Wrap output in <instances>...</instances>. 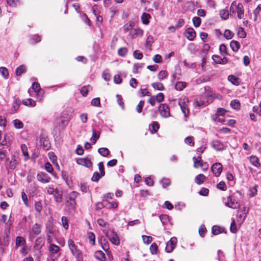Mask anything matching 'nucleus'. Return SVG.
<instances>
[{
	"label": "nucleus",
	"instance_id": "1",
	"mask_svg": "<svg viewBox=\"0 0 261 261\" xmlns=\"http://www.w3.org/2000/svg\"><path fill=\"white\" fill-rule=\"evenodd\" d=\"M20 159L17 153L13 154L11 158H8L5 163L6 168L8 170H14L19 164Z\"/></svg>",
	"mask_w": 261,
	"mask_h": 261
},
{
	"label": "nucleus",
	"instance_id": "2",
	"mask_svg": "<svg viewBox=\"0 0 261 261\" xmlns=\"http://www.w3.org/2000/svg\"><path fill=\"white\" fill-rule=\"evenodd\" d=\"M230 13H237V16L239 19H242L244 16V9L242 3H238L233 2L230 7Z\"/></svg>",
	"mask_w": 261,
	"mask_h": 261
},
{
	"label": "nucleus",
	"instance_id": "3",
	"mask_svg": "<svg viewBox=\"0 0 261 261\" xmlns=\"http://www.w3.org/2000/svg\"><path fill=\"white\" fill-rule=\"evenodd\" d=\"M102 231L113 244L118 245L120 244L119 238L114 229H104Z\"/></svg>",
	"mask_w": 261,
	"mask_h": 261
},
{
	"label": "nucleus",
	"instance_id": "4",
	"mask_svg": "<svg viewBox=\"0 0 261 261\" xmlns=\"http://www.w3.org/2000/svg\"><path fill=\"white\" fill-rule=\"evenodd\" d=\"M189 101V99L186 97L180 98L178 100V105L185 118H186L189 114L188 109Z\"/></svg>",
	"mask_w": 261,
	"mask_h": 261
},
{
	"label": "nucleus",
	"instance_id": "5",
	"mask_svg": "<svg viewBox=\"0 0 261 261\" xmlns=\"http://www.w3.org/2000/svg\"><path fill=\"white\" fill-rule=\"evenodd\" d=\"M159 111L160 115L164 118H168L171 116L169 108L168 105L165 103L161 104L160 105Z\"/></svg>",
	"mask_w": 261,
	"mask_h": 261
},
{
	"label": "nucleus",
	"instance_id": "6",
	"mask_svg": "<svg viewBox=\"0 0 261 261\" xmlns=\"http://www.w3.org/2000/svg\"><path fill=\"white\" fill-rule=\"evenodd\" d=\"M223 167L220 163H215L211 167V171L216 177H219L222 171Z\"/></svg>",
	"mask_w": 261,
	"mask_h": 261
},
{
	"label": "nucleus",
	"instance_id": "7",
	"mask_svg": "<svg viewBox=\"0 0 261 261\" xmlns=\"http://www.w3.org/2000/svg\"><path fill=\"white\" fill-rule=\"evenodd\" d=\"M176 242L177 240L176 238L173 237L171 238L170 240L166 244L165 251L167 253H171L172 252L175 247Z\"/></svg>",
	"mask_w": 261,
	"mask_h": 261
},
{
	"label": "nucleus",
	"instance_id": "8",
	"mask_svg": "<svg viewBox=\"0 0 261 261\" xmlns=\"http://www.w3.org/2000/svg\"><path fill=\"white\" fill-rule=\"evenodd\" d=\"M36 178L39 181L43 184L48 183L51 180L50 177L46 173L42 172H39Z\"/></svg>",
	"mask_w": 261,
	"mask_h": 261
},
{
	"label": "nucleus",
	"instance_id": "9",
	"mask_svg": "<svg viewBox=\"0 0 261 261\" xmlns=\"http://www.w3.org/2000/svg\"><path fill=\"white\" fill-rule=\"evenodd\" d=\"M144 31L140 28H133L129 32V36L130 38L134 39L138 37H142L143 35Z\"/></svg>",
	"mask_w": 261,
	"mask_h": 261
},
{
	"label": "nucleus",
	"instance_id": "10",
	"mask_svg": "<svg viewBox=\"0 0 261 261\" xmlns=\"http://www.w3.org/2000/svg\"><path fill=\"white\" fill-rule=\"evenodd\" d=\"M77 164L85 166L87 168H90L92 166V163L90 160L87 158H80L76 161Z\"/></svg>",
	"mask_w": 261,
	"mask_h": 261
},
{
	"label": "nucleus",
	"instance_id": "11",
	"mask_svg": "<svg viewBox=\"0 0 261 261\" xmlns=\"http://www.w3.org/2000/svg\"><path fill=\"white\" fill-rule=\"evenodd\" d=\"M225 205L230 208L235 209L239 207V204L235 199H232L231 197L229 196L227 197V202H225Z\"/></svg>",
	"mask_w": 261,
	"mask_h": 261
},
{
	"label": "nucleus",
	"instance_id": "12",
	"mask_svg": "<svg viewBox=\"0 0 261 261\" xmlns=\"http://www.w3.org/2000/svg\"><path fill=\"white\" fill-rule=\"evenodd\" d=\"M185 35L189 40H193L196 37V33L193 28H188L186 30Z\"/></svg>",
	"mask_w": 261,
	"mask_h": 261
},
{
	"label": "nucleus",
	"instance_id": "13",
	"mask_svg": "<svg viewBox=\"0 0 261 261\" xmlns=\"http://www.w3.org/2000/svg\"><path fill=\"white\" fill-rule=\"evenodd\" d=\"M41 232V226L38 223L34 224L31 229V233L35 235H39Z\"/></svg>",
	"mask_w": 261,
	"mask_h": 261
},
{
	"label": "nucleus",
	"instance_id": "14",
	"mask_svg": "<svg viewBox=\"0 0 261 261\" xmlns=\"http://www.w3.org/2000/svg\"><path fill=\"white\" fill-rule=\"evenodd\" d=\"M212 58L214 62L217 64H225L228 62V60L226 58H221L218 55H213Z\"/></svg>",
	"mask_w": 261,
	"mask_h": 261
},
{
	"label": "nucleus",
	"instance_id": "15",
	"mask_svg": "<svg viewBox=\"0 0 261 261\" xmlns=\"http://www.w3.org/2000/svg\"><path fill=\"white\" fill-rule=\"evenodd\" d=\"M44 243V239L42 237L38 238L36 241L34 246V248L35 250H40Z\"/></svg>",
	"mask_w": 261,
	"mask_h": 261
},
{
	"label": "nucleus",
	"instance_id": "16",
	"mask_svg": "<svg viewBox=\"0 0 261 261\" xmlns=\"http://www.w3.org/2000/svg\"><path fill=\"white\" fill-rule=\"evenodd\" d=\"M135 22L134 21H129L127 23L125 24L123 27V31L124 33L130 32L131 30L135 27Z\"/></svg>",
	"mask_w": 261,
	"mask_h": 261
},
{
	"label": "nucleus",
	"instance_id": "17",
	"mask_svg": "<svg viewBox=\"0 0 261 261\" xmlns=\"http://www.w3.org/2000/svg\"><path fill=\"white\" fill-rule=\"evenodd\" d=\"M249 161L250 163L256 167H259L260 163H259L258 158L255 155H251L249 158Z\"/></svg>",
	"mask_w": 261,
	"mask_h": 261
},
{
	"label": "nucleus",
	"instance_id": "18",
	"mask_svg": "<svg viewBox=\"0 0 261 261\" xmlns=\"http://www.w3.org/2000/svg\"><path fill=\"white\" fill-rule=\"evenodd\" d=\"M20 104H21V101H20V99H16L14 101V102L12 104V109H11V111H12V113H14L16 112V111L19 109Z\"/></svg>",
	"mask_w": 261,
	"mask_h": 261
},
{
	"label": "nucleus",
	"instance_id": "19",
	"mask_svg": "<svg viewBox=\"0 0 261 261\" xmlns=\"http://www.w3.org/2000/svg\"><path fill=\"white\" fill-rule=\"evenodd\" d=\"M118 206L117 203L115 202H109L107 203L106 205H104L103 203H100L97 204V206H98L99 208H101V207L103 206H106L108 208H116Z\"/></svg>",
	"mask_w": 261,
	"mask_h": 261
},
{
	"label": "nucleus",
	"instance_id": "20",
	"mask_svg": "<svg viewBox=\"0 0 261 261\" xmlns=\"http://www.w3.org/2000/svg\"><path fill=\"white\" fill-rule=\"evenodd\" d=\"M95 257L100 261H106L105 254L102 251H97L95 252Z\"/></svg>",
	"mask_w": 261,
	"mask_h": 261
},
{
	"label": "nucleus",
	"instance_id": "21",
	"mask_svg": "<svg viewBox=\"0 0 261 261\" xmlns=\"http://www.w3.org/2000/svg\"><path fill=\"white\" fill-rule=\"evenodd\" d=\"M206 179V177L203 174H200L197 175L195 178V182L197 185H201L203 184Z\"/></svg>",
	"mask_w": 261,
	"mask_h": 261
},
{
	"label": "nucleus",
	"instance_id": "22",
	"mask_svg": "<svg viewBox=\"0 0 261 261\" xmlns=\"http://www.w3.org/2000/svg\"><path fill=\"white\" fill-rule=\"evenodd\" d=\"M230 46L233 51L237 52L240 48V44L237 41L232 40L230 43Z\"/></svg>",
	"mask_w": 261,
	"mask_h": 261
},
{
	"label": "nucleus",
	"instance_id": "23",
	"mask_svg": "<svg viewBox=\"0 0 261 261\" xmlns=\"http://www.w3.org/2000/svg\"><path fill=\"white\" fill-rule=\"evenodd\" d=\"M224 231V229L223 227L215 225L212 228V232L214 235L219 234Z\"/></svg>",
	"mask_w": 261,
	"mask_h": 261
},
{
	"label": "nucleus",
	"instance_id": "24",
	"mask_svg": "<svg viewBox=\"0 0 261 261\" xmlns=\"http://www.w3.org/2000/svg\"><path fill=\"white\" fill-rule=\"evenodd\" d=\"M54 197L56 202L60 203L62 201V195L58 189H55V193L54 194Z\"/></svg>",
	"mask_w": 261,
	"mask_h": 261
},
{
	"label": "nucleus",
	"instance_id": "25",
	"mask_svg": "<svg viewBox=\"0 0 261 261\" xmlns=\"http://www.w3.org/2000/svg\"><path fill=\"white\" fill-rule=\"evenodd\" d=\"M212 146L217 150H221L223 149V145L218 141H214L211 143Z\"/></svg>",
	"mask_w": 261,
	"mask_h": 261
},
{
	"label": "nucleus",
	"instance_id": "26",
	"mask_svg": "<svg viewBox=\"0 0 261 261\" xmlns=\"http://www.w3.org/2000/svg\"><path fill=\"white\" fill-rule=\"evenodd\" d=\"M78 194H79L78 193L75 191H72L69 194L68 197H69V200L72 201L71 203V204L72 205H74L76 204L75 199L76 198V197L77 196Z\"/></svg>",
	"mask_w": 261,
	"mask_h": 261
},
{
	"label": "nucleus",
	"instance_id": "27",
	"mask_svg": "<svg viewBox=\"0 0 261 261\" xmlns=\"http://www.w3.org/2000/svg\"><path fill=\"white\" fill-rule=\"evenodd\" d=\"M151 16L150 14H147L146 13H143L141 16V20L142 21V23L144 24L147 25L149 23V19L150 18Z\"/></svg>",
	"mask_w": 261,
	"mask_h": 261
},
{
	"label": "nucleus",
	"instance_id": "28",
	"mask_svg": "<svg viewBox=\"0 0 261 261\" xmlns=\"http://www.w3.org/2000/svg\"><path fill=\"white\" fill-rule=\"evenodd\" d=\"M100 132H96L95 129H92V136L91 140H93V144H95L100 137Z\"/></svg>",
	"mask_w": 261,
	"mask_h": 261
},
{
	"label": "nucleus",
	"instance_id": "29",
	"mask_svg": "<svg viewBox=\"0 0 261 261\" xmlns=\"http://www.w3.org/2000/svg\"><path fill=\"white\" fill-rule=\"evenodd\" d=\"M228 80L233 85H239L240 84L239 79L233 75H229Z\"/></svg>",
	"mask_w": 261,
	"mask_h": 261
},
{
	"label": "nucleus",
	"instance_id": "30",
	"mask_svg": "<svg viewBox=\"0 0 261 261\" xmlns=\"http://www.w3.org/2000/svg\"><path fill=\"white\" fill-rule=\"evenodd\" d=\"M25 244V239L22 237H17L16 238V246H22Z\"/></svg>",
	"mask_w": 261,
	"mask_h": 261
},
{
	"label": "nucleus",
	"instance_id": "31",
	"mask_svg": "<svg viewBox=\"0 0 261 261\" xmlns=\"http://www.w3.org/2000/svg\"><path fill=\"white\" fill-rule=\"evenodd\" d=\"M220 15L224 20H226L229 17V12L227 10L222 9L219 11Z\"/></svg>",
	"mask_w": 261,
	"mask_h": 261
},
{
	"label": "nucleus",
	"instance_id": "32",
	"mask_svg": "<svg viewBox=\"0 0 261 261\" xmlns=\"http://www.w3.org/2000/svg\"><path fill=\"white\" fill-rule=\"evenodd\" d=\"M22 103L25 106H30L32 107H35L36 104V101L32 98L23 100L22 101Z\"/></svg>",
	"mask_w": 261,
	"mask_h": 261
},
{
	"label": "nucleus",
	"instance_id": "33",
	"mask_svg": "<svg viewBox=\"0 0 261 261\" xmlns=\"http://www.w3.org/2000/svg\"><path fill=\"white\" fill-rule=\"evenodd\" d=\"M186 82H178L175 84V88L178 91H181L186 87Z\"/></svg>",
	"mask_w": 261,
	"mask_h": 261
},
{
	"label": "nucleus",
	"instance_id": "34",
	"mask_svg": "<svg viewBox=\"0 0 261 261\" xmlns=\"http://www.w3.org/2000/svg\"><path fill=\"white\" fill-rule=\"evenodd\" d=\"M98 153L103 156H107L110 153V151L107 148L102 147L98 149Z\"/></svg>",
	"mask_w": 261,
	"mask_h": 261
},
{
	"label": "nucleus",
	"instance_id": "35",
	"mask_svg": "<svg viewBox=\"0 0 261 261\" xmlns=\"http://www.w3.org/2000/svg\"><path fill=\"white\" fill-rule=\"evenodd\" d=\"M26 72L25 67L24 65H20L16 69V74L17 76L20 75L22 73Z\"/></svg>",
	"mask_w": 261,
	"mask_h": 261
},
{
	"label": "nucleus",
	"instance_id": "36",
	"mask_svg": "<svg viewBox=\"0 0 261 261\" xmlns=\"http://www.w3.org/2000/svg\"><path fill=\"white\" fill-rule=\"evenodd\" d=\"M234 36V33L231 32L230 30L226 29L225 30L224 33V37L227 39L229 40L233 38Z\"/></svg>",
	"mask_w": 261,
	"mask_h": 261
},
{
	"label": "nucleus",
	"instance_id": "37",
	"mask_svg": "<svg viewBox=\"0 0 261 261\" xmlns=\"http://www.w3.org/2000/svg\"><path fill=\"white\" fill-rule=\"evenodd\" d=\"M219 50H220L221 54L222 56H225L226 55H229L227 52V48L226 46L224 44H222L220 45Z\"/></svg>",
	"mask_w": 261,
	"mask_h": 261
},
{
	"label": "nucleus",
	"instance_id": "38",
	"mask_svg": "<svg viewBox=\"0 0 261 261\" xmlns=\"http://www.w3.org/2000/svg\"><path fill=\"white\" fill-rule=\"evenodd\" d=\"M13 123L14 127L17 129H20L23 128V123L18 119H15L13 121Z\"/></svg>",
	"mask_w": 261,
	"mask_h": 261
},
{
	"label": "nucleus",
	"instance_id": "39",
	"mask_svg": "<svg viewBox=\"0 0 261 261\" xmlns=\"http://www.w3.org/2000/svg\"><path fill=\"white\" fill-rule=\"evenodd\" d=\"M152 86L154 89L160 91H163L164 89V85L161 83H153L152 84Z\"/></svg>",
	"mask_w": 261,
	"mask_h": 261
},
{
	"label": "nucleus",
	"instance_id": "40",
	"mask_svg": "<svg viewBox=\"0 0 261 261\" xmlns=\"http://www.w3.org/2000/svg\"><path fill=\"white\" fill-rule=\"evenodd\" d=\"M21 149L23 155L25 157V160L29 158V153L28 152V147L25 144H22L21 145Z\"/></svg>",
	"mask_w": 261,
	"mask_h": 261
},
{
	"label": "nucleus",
	"instance_id": "41",
	"mask_svg": "<svg viewBox=\"0 0 261 261\" xmlns=\"http://www.w3.org/2000/svg\"><path fill=\"white\" fill-rule=\"evenodd\" d=\"M60 250V248L58 246L55 245V244H50L49 250L50 252H51L53 254L57 253Z\"/></svg>",
	"mask_w": 261,
	"mask_h": 261
},
{
	"label": "nucleus",
	"instance_id": "42",
	"mask_svg": "<svg viewBox=\"0 0 261 261\" xmlns=\"http://www.w3.org/2000/svg\"><path fill=\"white\" fill-rule=\"evenodd\" d=\"M158 246L156 243H152L150 246V251L152 254H156L158 253Z\"/></svg>",
	"mask_w": 261,
	"mask_h": 261
},
{
	"label": "nucleus",
	"instance_id": "43",
	"mask_svg": "<svg viewBox=\"0 0 261 261\" xmlns=\"http://www.w3.org/2000/svg\"><path fill=\"white\" fill-rule=\"evenodd\" d=\"M0 73L5 79H7L8 77L9 72L8 69L6 67H0Z\"/></svg>",
	"mask_w": 261,
	"mask_h": 261
},
{
	"label": "nucleus",
	"instance_id": "44",
	"mask_svg": "<svg viewBox=\"0 0 261 261\" xmlns=\"http://www.w3.org/2000/svg\"><path fill=\"white\" fill-rule=\"evenodd\" d=\"M230 106L233 109H239L240 108V101L238 100H232L230 102Z\"/></svg>",
	"mask_w": 261,
	"mask_h": 261
},
{
	"label": "nucleus",
	"instance_id": "45",
	"mask_svg": "<svg viewBox=\"0 0 261 261\" xmlns=\"http://www.w3.org/2000/svg\"><path fill=\"white\" fill-rule=\"evenodd\" d=\"M193 161L194 162V167L195 168H197L199 166H201V165H202V164L203 163L202 160H197V159L195 156L193 158Z\"/></svg>",
	"mask_w": 261,
	"mask_h": 261
},
{
	"label": "nucleus",
	"instance_id": "46",
	"mask_svg": "<svg viewBox=\"0 0 261 261\" xmlns=\"http://www.w3.org/2000/svg\"><path fill=\"white\" fill-rule=\"evenodd\" d=\"M238 35L241 38H244L246 36V33L243 28L240 27L238 31Z\"/></svg>",
	"mask_w": 261,
	"mask_h": 261
},
{
	"label": "nucleus",
	"instance_id": "47",
	"mask_svg": "<svg viewBox=\"0 0 261 261\" xmlns=\"http://www.w3.org/2000/svg\"><path fill=\"white\" fill-rule=\"evenodd\" d=\"M21 198H22V201L24 202V205L27 207H29V204L28 202V198L27 195H26V194L25 193V192L24 191H22L21 192Z\"/></svg>",
	"mask_w": 261,
	"mask_h": 261
},
{
	"label": "nucleus",
	"instance_id": "48",
	"mask_svg": "<svg viewBox=\"0 0 261 261\" xmlns=\"http://www.w3.org/2000/svg\"><path fill=\"white\" fill-rule=\"evenodd\" d=\"M185 142L190 146H193L194 145V137L192 136L187 137L185 140Z\"/></svg>",
	"mask_w": 261,
	"mask_h": 261
},
{
	"label": "nucleus",
	"instance_id": "49",
	"mask_svg": "<svg viewBox=\"0 0 261 261\" xmlns=\"http://www.w3.org/2000/svg\"><path fill=\"white\" fill-rule=\"evenodd\" d=\"M42 209V204L41 201H37L35 203V211L40 213Z\"/></svg>",
	"mask_w": 261,
	"mask_h": 261
},
{
	"label": "nucleus",
	"instance_id": "50",
	"mask_svg": "<svg viewBox=\"0 0 261 261\" xmlns=\"http://www.w3.org/2000/svg\"><path fill=\"white\" fill-rule=\"evenodd\" d=\"M168 75V72L166 70L161 71L158 74V79L160 80H163Z\"/></svg>",
	"mask_w": 261,
	"mask_h": 261
},
{
	"label": "nucleus",
	"instance_id": "51",
	"mask_svg": "<svg viewBox=\"0 0 261 261\" xmlns=\"http://www.w3.org/2000/svg\"><path fill=\"white\" fill-rule=\"evenodd\" d=\"M142 239L144 243L146 244H149L152 241V238L151 236H142Z\"/></svg>",
	"mask_w": 261,
	"mask_h": 261
},
{
	"label": "nucleus",
	"instance_id": "52",
	"mask_svg": "<svg viewBox=\"0 0 261 261\" xmlns=\"http://www.w3.org/2000/svg\"><path fill=\"white\" fill-rule=\"evenodd\" d=\"M127 48L126 47H121L118 50V55L121 57H124L127 53Z\"/></svg>",
	"mask_w": 261,
	"mask_h": 261
},
{
	"label": "nucleus",
	"instance_id": "53",
	"mask_svg": "<svg viewBox=\"0 0 261 261\" xmlns=\"http://www.w3.org/2000/svg\"><path fill=\"white\" fill-rule=\"evenodd\" d=\"M81 17L83 21H84L89 26L91 25V21L86 14H82Z\"/></svg>",
	"mask_w": 261,
	"mask_h": 261
},
{
	"label": "nucleus",
	"instance_id": "54",
	"mask_svg": "<svg viewBox=\"0 0 261 261\" xmlns=\"http://www.w3.org/2000/svg\"><path fill=\"white\" fill-rule=\"evenodd\" d=\"M88 239L89 240L90 243L92 245H94L95 244V238L94 234L92 232H89L88 233Z\"/></svg>",
	"mask_w": 261,
	"mask_h": 261
},
{
	"label": "nucleus",
	"instance_id": "55",
	"mask_svg": "<svg viewBox=\"0 0 261 261\" xmlns=\"http://www.w3.org/2000/svg\"><path fill=\"white\" fill-rule=\"evenodd\" d=\"M252 110L254 112L256 113L258 115L261 116V101L258 106H254Z\"/></svg>",
	"mask_w": 261,
	"mask_h": 261
},
{
	"label": "nucleus",
	"instance_id": "56",
	"mask_svg": "<svg viewBox=\"0 0 261 261\" xmlns=\"http://www.w3.org/2000/svg\"><path fill=\"white\" fill-rule=\"evenodd\" d=\"M201 20L198 17H194L193 18V22L195 27H198L201 24Z\"/></svg>",
	"mask_w": 261,
	"mask_h": 261
},
{
	"label": "nucleus",
	"instance_id": "57",
	"mask_svg": "<svg viewBox=\"0 0 261 261\" xmlns=\"http://www.w3.org/2000/svg\"><path fill=\"white\" fill-rule=\"evenodd\" d=\"M217 187L218 189L222 191H226L227 189V187L225 183L222 181H220L217 184Z\"/></svg>",
	"mask_w": 261,
	"mask_h": 261
},
{
	"label": "nucleus",
	"instance_id": "58",
	"mask_svg": "<svg viewBox=\"0 0 261 261\" xmlns=\"http://www.w3.org/2000/svg\"><path fill=\"white\" fill-rule=\"evenodd\" d=\"M70 249L72 254L76 257H78L81 254L80 251L77 249L75 245L73 248H70Z\"/></svg>",
	"mask_w": 261,
	"mask_h": 261
},
{
	"label": "nucleus",
	"instance_id": "59",
	"mask_svg": "<svg viewBox=\"0 0 261 261\" xmlns=\"http://www.w3.org/2000/svg\"><path fill=\"white\" fill-rule=\"evenodd\" d=\"M32 87L34 91L36 93H38L41 90L40 85L38 83L34 82L33 83Z\"/></svg>",
	"mask_w": 261,
	"mask_h": 261
},
{
	"label": "nucleus",
	"instance_id": "60",
	"mask_svg": "<svg viewBox=\"0 0 261 261\" xmlns=\"http://www.w3.org/2000/svg\"><path fill=\"white\" fill-rule=\"evenodd\" d=\"M257 188H256V186H254V187H252L249 190V195L250 197H253L255 196L257 194Z\"/></svg>",
	"mask_w": 261,
	"mask_h": 261
},
{
	"label": "nucleus",
	"instance_id": "61",
	"mask_svg": "<svg viewBox=\"0 0 261 261\" xmlns=\"http://www.w3.org/2000/svg\"><path fill=\"white\" fill-rule=\"evenodd\" d=\"M102 176H101V174L100 173L96 172L94 173L91 179L92 181H97Z\"/></svg>",
	"mask_w": 261,
	"mask_h": 261
},
{
	"label": "nucleus",
	"instance_id": "62",
	"mask_svg": "<svg viewBox=\"0 0 261 261\" xmlns=\"http://www.w3.org/2000/svg\"><path fill=\"white\" fill-rule=\"evenodd\" d=\"M133 56L135 58L140 60L143 58V54L139 50H135L133 53Z\"/></svg>",
	"mask_w": 261,
	"mask_h": 261
},
{
	"label": "nucleus",
	"instance_id": "63",
	"mask_svg": "<svg viewBox=\"0 0 261 261\" xmlns=\"http://www.w3.org/2000/svg\"><path fill=\"white\" fill-rule=\"evenodd\" d=\"M204 105V101L201 99H200L199 100H196L194 103V106L195 108H200L203 107Z\"/></svg>",
	"mask_w": 261,
	"mask_h": 261
},
{
	"label": "nucleus",
	"instance_id": "64",
	"mask_svg": "<svg viewBox=\"0 0 261 261\" xmlns=\"http://www.w3.org/2000/svg\"><path fill=\"white\" fill-rule=\"evenodd\" d=\"M88 86H84L82 87L81 89L80 92L82 94L83 96H86L87 95L88 93Z\"/></svg>",
	"mask_w": 261,
	"mask_h": 261
}]
</instances>
